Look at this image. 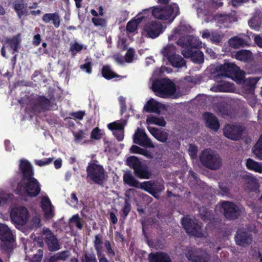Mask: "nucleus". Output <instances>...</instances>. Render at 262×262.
<instances>
[{
    "instance_id": "nucleus-60",
    "label": "nucleus",
    "mask_w": 262,
    "mask_h": 262,
    "mask_svg": "<svg viewBox=\"0 0 262 262\" xmlns=\"http://www.w3.org/2000/svg\"><path fill=\"white\" fill-rule=\"evenodd\" d=\"M43 253L42 249H38L37 253L33 255L31 260H32L33 262H41L43 257Z\"/></svg>"
},
{
    "instance_id": "nucleus-23",
    "label": "nucleus",
    "mask_w": 262,
    "mask_h": 262,
    "mask_svg": "<svg viewBox=\"0 0 262 262\" xmlns=\"http://www.w3.org/2000/svg\"><path fill=\"white\" fill-rule=\"evenodd\" d=\"M0 239L3 242H12L13 241V234L6 225L0 226Z\"/></svg>"
},
{
    "instance_id": "nucleus-31",
    "label": "nucleus",
    "mask_w": 262,
    "mask_h": 262,
    "mask_svg": "<svg viewBox=\"0 0 262 262\" xmlns=\"http://www.w3.org/2000/svg\"><path fill=\"white\" fill-rule=\"evenodd\" d=\"M199 214L203 221H211L214 219V214L212 211L205 207L202 206L199 208Z\"/></svg>"
},
{
    "instance_id": "nucleus-49",
    "label": "nucleus",
    "mask_w": 262,
    "mask_h": 262,
    "mask_svg": "<svg viewBox=\"0 0 262 262\" xmlns=\"http://www.w3.org/2000/svg\"><path fill=\"white\" fill-rule=\"evenodd\" d=\"M85 115V112L82 111H79L76 112H72L70 114L71 117L69 118H67L66 119L69 120V119H71L72 118H73L75 119L81 120L83 119Z\"/></svg>"
},
{
    "instance_id": "nucleus-3",
    "label": "nucleus",
    "mask_w": 262,
    "mask_h": 262,
    "mask_svg": "<svg viewBox=\"0 0 262 262\" xmlns=\"http://www.w3.org/2000/svg\"><path fill=\"white\" fill-rule=\"evenodd\" d=\"M151 12L155 18L160 20H166L172 17V21L180 14V9L178 5L174 3L172 5L154 7Z\"/></svg>"
},
{
    "instance_id": "nucleus-36",
    "label": "nucleus",
    "mask_w": 262,
    "mask_h": 262,
    "mask_svg": "<svg viewBox=\"0 0 262 262\" xmlns=\"http://www.w3.org/2000/svg\"><path fill=\"white\" fill-rule=\"evenodd\" d=\"M262 18L258 15H254L248 21V24L251 29L255 30H259L261 24Z\"/></svg>"
},
{
    "instance_id": "nucleus-9",
    "label": "nucleus",
    "mask_w": 262,
    "mask_h": 262,
    "mask_svg": "<svg viewBox=\"0 0 262 262\" xmlns=\"http://www.w3.org/2000/svg\"><path fill=\"white\" fill-rule=\"evenodd\" d=\"M143 30L146 37L152 39L158 37L163 32L162 24L156 20L145 24Z\"/></svg>"
},
{
    "instance_id": "nucleus-39",
    "label": "nucleus",
    "mask_w": 262,
    "mask_h": 262,
    "mask_svg": "<svg viewBox=\"0 0 262 262\" xmlns=\"http://www.w3.org/2000/svg\"><path fill=\"white\" fill-rule=\"evenodd\" d=\"M142 18H138L136 19L130 20L128 21L126 25V31L129 33H134L135 32L138 26L141 21Z\"/></svg>"
},
{
    "instance_id": "nucleus-30",
    "label": "nucleus",
    "mask_w": 262,
    "mask_h": 262,
    "mask_svg": "<svg viewBox=\"0 0 262 262\" xmlns=\"http://www.w3.org/2000/svg\"><path fill=\"white\" fill-rule=\"evenodd\" d=\"M176 48L173 45H167L164 47L161 51V53L164 56V59L168 60L170 58L177 55Z\"/></svg>"
},
{
    "instance_id": "nucleus-51",
    "label": "nucleus",
    "mask_w": 262,
    "mask_h": 262,
    "mask_svg": "<svg viewBox=\"0 0 262 262\" xmlns=\"http://www.w3.org/2000/svg\"><path fill=\"white\" fill-rule=\"evenodd\" d=\"M82 48V45L77 42H75L73 45L71 46L70 51L71 52L72 56H74L77 52L81 51Z\"/></svg>"
},
{
    "instance_id": "nucleus-42",
    "label": "nucleus",
    "mask_w": 262,
    "mask_h": 262,
    "mask_svg": "<svg viewBox=\"0 0 262 262\" xmlns=\"http://www.w3.org/2000/svg\"><path fill=\"white\" fill-rule=\"evenodd\" d=\"M32 165H19L22 170V173L24 178H33V172L31 167Z\"/></svg>"
},
{
    "instance_id": "nucleus-55",
    "label": "nucleus",
    "mask_w": 262,
    "mask_h": 262,
    "mask_svg": "<svg viewBox=\"0 0 262 262\" xmlns=\"http://www.w3.org/2000/svg\"><path fill=\"white\" fill-rule=\"evenodd\" d=\"M91 138L93 139L99 140L102 138L101 130L98 127H95L91 132Z\"/></svg>"
},
{
    "instance_id": "nucleus-13",
    "label": "nucleus",
    "mask_w": 262,
    "mask_h": 262,
    "mask_svg": "<svg viewBox=\"0 0 262 262\" xmlns=\"http://www.w3.org/2000/svg\"><path fill=\"white\" fill-rule=\"evenodd\" d=\"M133 141L135 143L143 147H154L151 141L148 138L145 131L140 128H138L135 132L134 135Z\"/></svg>"
},
{
    "instance_id": "nucleus-44",
    "label": "nucleus",
    "mask_w": 262,
    "mask_h": 262,
    "mask_svg": "<svg viewBox=\"0 0 262 262\" xmlns=\"http://www.w3.org/2000/svg\"><path fill=\"white\" fill-rule=\"evenodd\" d=\"M104 247L105 248V252L109 257H113L115 256V252L113 249L110 242L105 240L104 243Z\"/></svg>"
},
{
    "instance_id": "nucleus-29",
    "label": "nucleus",
    "mask_w": 262,
    "mask_h": 262,
    "mask_svg": "<svg viewBox=\"0 0 262 262\" xmlns=\"http://www.w3.org/2000/svg\"><path fill=\"white\" fill-rule=\"evenodd\" d=\"M27 4L23 3V1L20 3L14 4L13 8L16 11L18 17L21 18L24 15H27L28 10L27 9Z\"/></svg>"
},
{
    "instance_id": "nucleus-35",
    "label": "nucleus",
    "mask_w": 262,
    "mask_h": 262,
    "mask_svg": "<svg viewBox=\"0 0 262 262\" xmlns=\"http://www.w3.org/2000/svg\"><path fill=\"white\" fill-rule=\"evenodd\" d=\"M126 123L127 121L125 120H123L122 121H115L108 124L107 127L112 131L122 130H124Z\"/></svg>"
},
{
    "instance_id": "nucleus-61",
    "label": "nucleus",
    "mask_w": 262,
    "mask_h": 262,
    "mask_svg": "<svg viewBox=\"0 0 262 262\" xmlns=\"http://www.w3.org/2000/svg\"><path fill=\"white\" fill-rule=\"evenodd\" d=\"M248 169L262 173V165H246Z\"/></svg>"
},
{
    "instance_id": "nucleus-57",
    "label": "nucleus",
    "mask_w": 262,
    "mask_h": 262,
    "mask_svg": "<svg viewBox=\"0 0 262 262\" xmlns=\"http://www.w3.org/2000/svg\"><path fill=\"white\" fill-rule=\"evenodd\" d=\"M223 36L217 32H212L210 40L212 42L219 43L222 40Z\"/></svg>"
},
{
    "instance_id": "nucleus-45",
    "label": "nucleus",
    "mask_w": 262,
    "mask_h": 262,
    "mask_svg": "<svg viewBox=\"0 0 262 262\" xmlns=\"http://www.w3.org/2000/svg\"><path fill=\"white\" fill-rule=\"evenodd\" d=\"M81 262H97V260L93 252H85L82 257Z\"/></svg>"
},
{
    "instance_id": "nucleus-18",
    "label": "nucleus",
    "mask_w": 262,
    "mask_h": 262,
    "mask_svg": "<svg viewBox=\"0 0 262 262\" xmlns=\"http://www.w3.org/2000/svg\"><path fill=\"white\" fill-rule=\"evenodd\" d=\"M44 241L50 252L56 251L60 248L56 236L52 233L47 234L45 237Z\"/></svg>"
},
{
    "instance_id": "nucleus-62",
    "label": "nucleus",
    "mask_w": 262,
    "mask_h": 262,
    "mask_svg": "<svg viewBox=\"0 0 262 262\" xmlns=\"http://www.w3.org/2000/svg\"><path fill=\"white\" fill-rule=\"evenodd\" d=\"M47 206H51V203L48 196H43L41 201V206L43 210H45Z\"/></svg>"
},
{
    "instance_id": "nucleus-47",
    "label": "nucleus",
    "mask_w": 262,
    "mask_h": 262,
    "mask_svg": "<svg viewBox=\"0 0 262 262\" xmlns=\"http://www.w3.org/2000/svg\"><path fill=\"white\" fill-rule=\"evenodd\" d=\"M153 184L150 181L144 182L140 183L139 188L144 189L151 194Z\"/></svg>"
},
{
    "instance_id": "nucleus-28",
    "label": "nucleus",
    "mask_w": 262,
    "mask_h": 262,
    "mask_svg": "<svg viewBox=\"0 0 262 262\" xmlns=\"http://www.w3.org/2000/svg\"><path fill=\"white\" fill-rule=\"evenodd\" d=\"M102 235L101 234H98L95 236L93 241L94 247L96 251L98 257H100L102 255Z\"/></svg>"
},
{
    "instance_id": "nucleus-21",
    "label": "nucleus",
    "mask_w": 262,
    "mask_h": 262,
    "mask_svg": "<svg viewBox=\"0 0 262 262\" xmlns=\"http://www.w3.org/2000/svg\"><path fill=\"white\" fill-rule=\"evenodd\" d=\"M162 104L154 99H150L144 106V110L148 113H155L159 114Z\"/></svg>"
},
{
    "instance_id": "nucleus-56",
    "label": "nucleus",
    "mask_w": 262,
    "mask_h": 262,
    "mask_svg": "<svg viewBox=\"0 0 262 262\" xmlns=\"http://www.w3.org/2000/svg\"><path fill=\"white\" fill-rule=\"evenodd\" d=\"M93 64L91 61L86 62L84 64L80 66V69L85 71L87 73L90 74L92 73Z\"/></svg>"
},
{
    "instance_id": "nucleus-58",
    "label": "nucleus",
    "mask_w": 262,
    "mask_h": 262,
    "mask_svg": "<svg viewBox=\"0 0 262 262\" xmlns=\"http://www.w3.org/2000/svg\"><path fill=\"white\" fill-rule=\"evenodd\" d=\"M135 55V50L132 48H129L127 50L125 55V60L127 62H131Z\"/></svg>"
},
{
    "instance_id": "nucleus-46",
    "label": "nucleus",
    "mask_w": 262,
    "mask_h": 262,
    "mask_svg": "<svg viewBox=\"0 0 262 262\" xmlns=\"http://www.w3.org/2000/svg\"><path fill=\"white\" fill-rule=\"evenodd\" d=\"M92 21L97 27H105L107 25L106 20L103 18L93 17Z\"/></svg>"
},
{
    "instance_id": "nucleus-7",
    "label": "nucleus",
    "mask_w": 262,
    "mask_h": 262,
    "mask_svg": "<svg viewBox=\"0 0 262 262\" xmlns=\"http://www.w3.org/2000/svg\"><path fill=\"white\" fill-rule=\"evenodd\" d=\"M221 207L223 214L227 220H235L241 215V211L239 207L233 202L223 201Z\"/></svg>"
},
{
    "instance_id": "nucleus-15",
    "label": "nucleus",
    "mask_w": 262,
    "mask_h": 262,
    "mask_svg": "<svg viewBox=\"0 0 262 262\" xmlns=\"http://www.w3.org/2000/svg\"><path fill=\"white\" fill-rule=\"evenodd\" d=\"M181 53L185 58H190L191 60L195 63L200 64L204 62V54L199 50H193L192 49H183Z\"/></svg>"
},
{
    "instance_id": "nucleus-26",
    "label": "nucleus",
    "mask_w": 262,
    "mask_h": 262,
    "mask_svg": "<svg viewBox=\"0 0 262 262\" xmlns=\"http://www.w3.org/2000/svg\"><path fill=\"white\" fill-rule=\"evenodd\" d=\"M102 76L107 80H110L114 78L121 77L120 75H118L113 72L110 65L103 66L101 70Z\"/></svg>"
},
{
    "instance_id": "nucleus-50",
    "label": "nucleus",
    "mask_w": 262,
    "mask_h": 262,
    "mask_svg": "<svg viewBox=\"0 0 262 262\" xmlns=\"http://www.w3.org/2000/svg\"><path fill=\"white\" fill-rule=\"evenodd\" d=\"M164 189L163 185H152V188L151 194L155 198H157L159 194Z\"/></svg>"
},
{
    "instance_id": "nucleus-54",
    "label": "nucleus",
    "mask_w": 262,
    "mask_h": 262,
    "mask_svg": "<svg viewBox=\"0 0 262 262\" xmlns=\"http://www.w3.org/2000/svg\"><path fill=\"white\" fill-rule=\"evenodd\" d=\"M188 150L189 155L191 158L194 159L196 157L198 148L195 145L192 144H189Z\"/></svg>"
},
{
    "instance_id": "nucleus-37",
    "label": "nucleus",
    "mask_w": 262,
    "mask_h": 262,
    "mask_svg": "<svg viewBox=\"0 0 262 262\" xmlns=\"http://www.w3.org/2000/svg\"><path fill=\"white\" fill-rule=\"evenodd\" d=\"M20 42L21 39L19 38L18 36H15L13 37L12 39L7 41L10 47L13 51L12 52L13 54L18 51V48H19Z\"/></svg>"
},
{
    "instance_id": "nucleus-40",
    "label": "nucleus",
    "mask_w": 262,
    "mask_h": 262,
    "mask_svg": "<svg viewBox=\"0 0 262 262\" xmlns=\"http://www.w3.org/2000/svg\"><path fill=\"white\" fill-rule=\"evenodd\" d=\"M229 45L234 48L244 47L246 43L244 39L237 37H234L229 40Z\"/></svg>"
},
{
    "instance_id": "nucleus-16",
    "label": "nucleus",
    "mask_w": 262,
    "mask_h": 262,
    "mask_svg": "<svg viewBox=\"0 0 262 262\" xmlns=\"http://www.w3.org/2000/svg\"><path fill=\"white\" fill-rule=\"evenodd\" d=\"M25 189L28 196H36L40 192V185L36 179L30 178L26 184Z\"/></svg>"
},
{
    "instance_id": "nucleus-11",
    "label": "nucleus",
    "mask_w": 262,
    "mask_h": 262,
    "mask_svg": "<svg viewBox=\"0 0 262 262\" xmlns=\"http://www.w3.org/2000/svg\"><path fill=\"white\" fill-rule=\"evenodd\" d=\"M201 164H222V159L216 151L211 148H205L200 155Z\"/></svg>"
},
{
    "instance_id": "nucleus-8",
    "label": "nucleus",
    "mask_w": 262,
    "mask_h": 262,
    "mask_svg": "<svg viewBox=\"0 0 262 262\" xmlns=\"http://www.w3.org/2000/svg\"><path fill=\"white\" fill-rule=\"evenodd\" d=\"M134 169L135 176L140 179H148L153 174H157L155 168L151 166L155 165H128Z\"/></svg>"
},
{
    "instance_id": "nucleus-17",
    "label": "nucleus",
    "mask_w": 262,
    "mask_h": 262,
    "mask_svg": "<svg viewBox=\"0 0 262 262\" xmlns=\"http://www.w3.org/2000/svg\"><path fill=\"white\" fill-rule=\"evenodd\" d=\"M252 240L251 235L244 229H238L235 236L236 245L245 246L249 244Z\"/></svg>"
},
{
    "instance_id": "nucleus-59",
    "label": "nucleus",
    "mask_w": 262,
    "mask_h": 262,
    "mask_svg": "<svg viewBox=\"0 0 262 262\" xmlns=\"http://www.w3.org/2000/svg\"><path fill=\"white\" fill-rule=\"evenodd\" d=\"M131 209V205L127 200H125L124 206L122 208L123 217L126 218Z\"/></svg>"
},
{
    "instance_id": "nucleus-22",
    "label": "nucleus",
    "mask_w": 262,
    "mask_h": 262,
    "mask_svg": "<svg viewBox=\"0 0 262 262\" xmlns=\"http://www.w3.org/2000/svg\"><path fill=\"white\" fill-rule=\"evenodd\" d=\"M42 20L46 24L52 21L56 28H59L61 23L60 16L57 12L46 13L42 16Z\"/></svg>"
},
{
    "instance_id": "nucleus-25",
    "label": "nucleus",
    "mask_w": 262,
    "mask_h": 262,
    "mask_svg": "<svg viewBox=\"0 0 262 262\" xmlns=\"http://www.w3.org/2000/svg\"><path fill=\"white\" fill-rule=\"evenodd\" d=\"M69 256L68 250L62 251L54 254L48 258H46L43 262H57L58 260H66Z\"/></svg>"
},
{
    "instance_id": "nucleus-32",
    "label": "nucleus",
    "mask_w": 262,
    "mask_h": 262,
    "mask_svg": "<svg viewBox=\"0 0 262 262\" xmlns=\"http://www.w3.org/2000/svg\"><path fill=\"white\" fill-rule=\"evenodd\" d=\"M123 181L124 183L127 184L129 186L139 188L140 182L129 172L125 173L123 175Z\"/></svg>"
},
{
    "instance_id": "nucleus-48",
    "label": "nucleus",
    "mask_w": 262,
    "mask_h": 262,
    "mask_svg": "<svg viewBox=\"0 0 262 262\" xmlns=\"http://www.w3.org/2000/svg\"><path fill=\"white\" fill-rule=\"evenodd\" d=\"M71 223H75V226L81 230L83 228V224L78 214L74 215L70 220Z\"/></svg>"
},
{
    "instance_id": "nucleus-4",
    "label": "nucleus",
    "mask_w": 262,
    "mask_h": 262,
    "mask_svg": "<svg viewBox=\"0 0 262 262\" xmlns=\"http://www.w3.org/2000/svg\"><path fill=\"white\" fill-rule=\"evenodd\" d=\"M51 103L45 96L35 95L31 96L28 105L33 113H40L49 110Z\"/></svg>"
},
{
    "instance_id": "nucleus-41",
    "label": "nucleus",
    "mask_w": 262,
    "mask_h": 262,
    "mask_svg": "<svg viewBox=\"0 0 262 262\" xmlns=\"http://www.w3.org/2000/svg\"><path fill=\"white\" fill-rule=\"evenodd\" d=\"M195 258L194 262H208L210 259V256L206 251L201 249L199 254Z\"/></svg>"
},
{
    "instance_id": "nucleus-24",
    "label": "nucleus",
    "mask_w": 262,
    "mask_h": 262,
    "mask_svg": "<svg viewBox=\"0 0 262 262\" xmlns=\"http://www.w3.org/2000/svg\"><path fill=\"white\" fill-rule=\"evenodd\" d=\"M235 58L241 61L249 62L252 59V54L249 50H242L236 52Z\"/></svg>"
},
{
    "instance_id": "nucleus-12",
    "label": "nucleus",
    "mask_w": 262,
    "mask_h": 262,
    "mask_svg": "<svg viewBox=\"0 0 262 262\" xmlns=\"http://www.w3.org/2000/svg\"><path fill=\"white\" fill-rule=\"evenodd\" d=\"M243 129L241 126L234 124L226 125L223 129L224 136L228 139L237 141L241 139Z\"/></svg>"
},
{
    "instance_id": "nucleus-38",
    "label": "nucleus",
    "mask_w": 262,
    "mask_h": 262,
    "mask_svg": "<svg viewBox=\"0 0 262 262\" xmlns=\"http://www.w3.org/2000/svg\"><path fill=\"white\" fill-rule=\"evenodd\" d=\"M200 250V248L190 247L185 252V256L189 261L194 262L195 257L199 254Z\"/></svg>"
},
{
    "instance_id": "nucleus-1",
    "label": "nucleus",
    "mask_w": 262,
    "mask_h": 262,
    "mask_svg": "<svg viewBox=\"0 0 262 262\" xmlns=\"http://www.w3.org/2000/svg\"><path fill=\"white\" fill-rule=\"evenodd\" d=\"M211 73L214 74L216 80L222 77L239 78L242 72L239 67L232 62H225L211 68Z\"/></svg>"
},
{
    "instance_id": "nucleus-33",
    "label": "nucleus",
    "mask_w": 262,
    "mask_h": 262,
    "mask_svg": "<svg viewBox=\"0 0 262 262\" xmlns=\"http://www.w3.org/2000/svg\"><path fill=\"white\" fill-rule=\"evenodd\" d=\"M244 178L248 185L247 186L248 190L250 192L256 191L258 189V185L256 179L249 176H245Z\"/></svg>"
},
{
    "instance_id": "nucleus-53",
    "label": "nucleus",
    "mask_w": 262,
    "mask_h": 262,
    "mask_svg": "<svg viewBox=\"0 0 262 262\" xmlns=\"http://www.w3.org/2000/svg\"><path fill=\"white\" fill-rule=\"evenodd\" d=\"M155 138L160 142H165L168 139V134L166 132L160 130Z\"/></svg>"
},
{
    "instance_id": "nucleus-10",
    "label": "nucleus",
    "mask_w": 262,
    "mask_h": 262,
    "mask_svg": "<svg viewBox=\"0 0 262 262\" xmlns=\"http://www.w3.org/2000/svg\"><path fill=\"white\" fill-rule=\"evenodd\" d=\"M10 215L12 221L18 225H24L28 220V211L25 207L12 209Z\"/></svg>"
},
{
    "instance_id": "nucleus-43",
    "label": "nucleus",
    "mask_w": 262,
    "mask_h": 262,
    "mask_svg": "<svg viewBox=\"0 0 262 262\" xmlns=\"http://www.w3.org/2000/svg\"><path fill=\"white\" fill-rule=\"evenodd\" d=\"M253 151L259 159L262 160V134L254 146Z\"/></svg>"
},
{
    "instance_id": "nucleus-20",
    "label": "nucleus",
    "mask_w": 262,
    "mask_h": 262,
    "mask_svg": "<svg viewBox=\"0 0 262 262\" xmlns=\"http://www.w3.org/2000/svg\"><path fill=\"white\" fill-rule=\"evenodd\" d=\"M149 262H172L170 256L164 252L151 253L148 256Z\"/></svg>"
},
{
    "instance_id": "nucleus-5",
    "label": "nucleus",
    "mask_w": 262,
    "mask_h": 262,
    "mask_svg": "<svg viewBox=\"0 0 262 262\" xmlns=\"http://www.w3.org/2000/svg\"><path fill=\"white\" fill-rule=\"evenodd\" d=\"M87 177L95 184L103 186L106 180L105 171L101 165H88L86 168Z\"/></svg>"
},
{
    "instance_id": "nucleus-64",
    "label": "nucleus",
    "mask_w": 262,
    "mask_h": 262,
    "mask_svg": "<svg viewBox=\"0 0 262 262\" xmlns=\"http://www.w3.org/2000/svg\"><path fill=\"white\" fill-rule=\"evenodd\" d=\"M113 134L118 141H121L124 139V130H114Z\"/></svg>"
},
{
    "instance_id": "nucleus-52",
    "label": "nucleus",
    "mask_w": 262,
    "mask_h": 262,
    "mask_svg": "<svg viewBox=\"0 0 262 262\" xmlns=\"http://www.w3.org/2000/svg\"><path fill=\"white\" fill-rule=\"evenodd\" d=\"M219 187L222 191V195H227L230 193L228 184L225 181H221L219 183Z\"/></svg>"
},
{
    "instance_id": "nucleus-19",
    "label": "nucleus",
    "mask_w": 262,
    "mask_h": 262,
    "mask_svg": "<svg viewBox=\"0 0 262 262\" xmlns=\"http://www.w3.org/2000/svg\"><path fill=\"white\" fill-rule=\"evenodd\" d=\"M206 126L209 128L217 132L220 128V123L217 117L212 113L206 112L204 114Z\"/></svg>"
},
{
    "instance_id": "nucleus-27",
    "label": "nucleus",
    "mask_w": 262,
    "mask_h": 262,
    "mask_svg": "<svg viewBox=\"0 0 262 262\" xmlns=\"http://www.w3.org/2000/svg\"><path fill=\"white\" fill-rule=\"evenodd\" d=\"M168 61L172 67L177 68H182L186 65V61L184 59L178 54L170 58Z\"/></svg>"
},
{
    "instance_id": "nucleus-34",
    "label": "nucleus",
    "mask_w": 262,
    "mask_h": 262,
    "mask_svg": "<svg viewBox=\"0 0 262 262\" xmlns=\"http://www.w3.org/2000/svg\"><path fill=\"white\" fill-rule=\"evenodd\" d=\"M147 124H156L160 126L164 127L166 122L163 117H157L154 116H148L146 119Z\"/></svg>"
},
{
    "instance_id": "nucleus-14",
    "label": "nucleus",
    "mask_w": 262,
    "mask_h": 262,
    "mask_svg": "<svg viewBox=\"0 0 262 262\" xmlns=\"http://www.w3.org/2000/svg\"><path fill=\"white\" fill-rule=\"evenodd\" d=\"M177 44L184 49L199 48L201 47L202 42L197 40L191 35H186L180 37L177 42Z\"/></svg>"
},
{
    "instance_id": "nucleus-6",
    "label": "nucleus",
    "mask_w": 262,
    "mask_h": 262,
    "mask_svg": "<svg viewBox=\"0 0 262 262\" xmlns=\"http://www.w3.org/2000/svg\"><path fill=\"white\" fill-rule=\"evenodd\" d=\"M181 223L184 229L189 235L197 237H203L202 227L197 222L188 216H184L181 220Z\"/></svg>"
},
{
    "instance_id": "nucleus-2",
    "label": "nucleus",
    "mask_w": 262,
    "mask_h": 262,
    "mask_svg": "<svg viewBox=\"0 0 262 262\" xmlns=\"http://www.w3.org/2000/svg\"><path fill=\"white\" fill-rule=\"evenodd\" d=\"M153 91L161 98H167L173 95L176 91L175 84L169 79L162 78L154 81L152 84Z\"/></svg>"
},
{
    "instance_id": "nucleus-63",
    "label": "nucleus",
    "mask_w": 262,
    "mask_h": 262,
    "mask_svg": "<svg viewBox=\"0 0 262 262\" xmlns=\"http://www.w3.org/2000/svg\"><path fill=\"white\" fill-rule=\"evenodd\" d=\"M126 164H142L138 157L133 156L128 157Z\"/></svg>"
}]
</instances>
